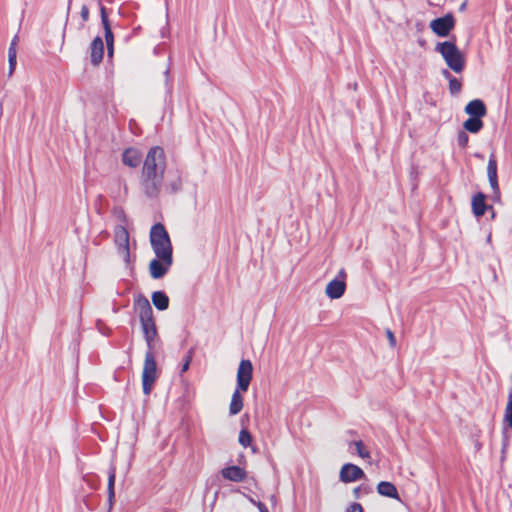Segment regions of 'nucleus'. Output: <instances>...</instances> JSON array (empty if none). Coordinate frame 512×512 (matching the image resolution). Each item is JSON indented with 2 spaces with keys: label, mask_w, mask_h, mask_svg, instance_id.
Here are the masks:
<instances>
[{
  "label": "nucleus",
  "mask_w": 512,
  "mask_h": 512,
  "mask_svg": "<svg viewBox=\"0 0 512 512\" xmlns=\"http://www.w3.org/2000/svg\"><path fill=\"white\" fill-rule=\"evenodd\" d=\"M365 477L364 471L352 463L344 464L340 470L339 478L343 483H350Z\"/></svg>",
  "instance_id": "9d476101"
},
{
  "label": "nucleus",
  "mask_w": 512,
  "mask_h": 512,
  "mask_svg": "<svg viewBox=\"0 0 512 512\" xmlns=\"http://www.w3.org/2000/svg\"><path fill=\"white\" fill-rule=\"evenodd\" d=\"M353 445L356 448L357 454L361 458H363V459L370 458V453L365 449L364 444L361 440L354 441Z\"/></svg>",
  "instance_id": "a878e982"
},
{
  "label": "nucleus",
  "mask_w": 512,
  "mask_h": 512,
  "mask_svg": "<svg viewBox=\"0 0 512 512\" xmlns=\"http://www.w3.org/2000/svg\"><path fill=\"white\" fill-rule=\"evenodd\" d=\"M465 113L471 117L482 118L486 115L487 109L484 102L480 99L470 101L464 109Z\"/></svg>",
  "instance_id": "2eb2a0df"
},
{
  "label": "nucleus",
  "mask_w": 512,
  "mask_h": 512,
  "mask_svg": "<svg viewBox=\"0 0 512 512\" xmlns=\"http://www.w3.org/2000/svg\"><path fill=\"white\" fill-rule=\"evenodd\" d=\"M150 244L158 258H165L168 261L173 259V247L170 236L161 223H156L150 230Z\"/></svg>",
  "instance_id": "20e7f679"
},
{
  "label": "nucleus",
  "mask_w": 512,
  "mask_h": 512,
  "mask_svg": "<svg viewBox=\"0 0 512 512\" xmlns=\"http://www.w3.org/2000/svg\"><path fill=\"white\" fill-rule=\"evenodd\" d=\"M193 350H190L185 358V361L181 367V373L186 372L189 369L190 362L192 360Z\"/></svg>",
  "instance_id": "2f4dec72"
},
{
  "label": "nucleus",
  "mask_w": 512,
  "mask_h": 512,
  "mask_svg": "<svg viewBox=\"0 0 512 512\" xmlns=\"http://www.w3.org/2000/svg\"><path fill=\"white\" fill-rule=\"evenodd\" d=\"M346 512H363V508L359 503H353L347 508Z\"/></svg>",
  "instance_id": "f704fd0d"
},
{
  "label": "nucleus",
  "mask_w": 512,
  "mask_h": 512,
  "mask_svg": "<svg viewBox=\"0 0 512 512\" xmlns=\"http://www.w3.org/2000/svg\"><path fill=\"white\" fill-rule=\"evenodd\" d=\"M173 264V259L168 261L165 258H156L152 259L149 263V273L153 279H161L163 278L169 271Z\"/></svg>",
  "instance_id": "1a4fd4ad"
},
{
  "label": "nucleus",
  "mask_w": 512,
  "mask_h": 512,
  "mask_svg": "<svg viewBox=\"0 0 512 512\" xmlns=\"http://www.w3.org/2000/svg\"><path fill=\"white\" fill-rule=\"evenodd\" d=\"M238 441L243 447H248L252 442V436L248 430L242 429L239 433Z\"/></svg>",
  "instance_id": "393cba45"
},
{
  "label": "nucleus",
  "mask_w": 512,
  "mask_h": 512,
  "mask_svg": "<svg viewBox=\"0 0 512 512\" xmlns=\"http://www.w3.org/2000/svg\"><path fill=\"white\" fill-rule=\"evenodd\" d=\"M454 17L452 14H447L443 17L436 18L430 22L431 30L440 37H446L454 28Z\"/></svg>",
  "instance_id": "6e6552de"
},
{
  "label": "nucleus",
  "mask_w": 512,
  "mask_h": 512,
  "mask_svg": "<svg viewBox=\"0 0 512 512\" xmlns=\"http://www.w3.org/2000/svg\"><path fill=\"white\" fill-rule=\"evenodd\" d=\"M255 504H256V506H257V508H258L259 512H269V511H268V508L266 507V505H265V504H263L262 502H257V503H255Z\"/></svg>",
  "instance_id": "58836bf2"
},
{
  "label": "nucleus",
  "mask_w": 512,
  "mask_h": 512,
  "mask_svg": "<svg viewBox=\"0 0 512 512\" xmlns=\"http://www.w3.org/2000/svg\"><path fill=\"white\" fill-rule=\"evenodd\" d=\"M100 14H101V22H102L104 32H105V41H106V45H107L108 55L112 56L114 37H113L109 19H108L107 13H106V8L102 4H100Z\"/></svg>",
  "instance_id": "f8f14e48"
},
{
  "label": "nucleus",
  "mask_w": 512,
  "mask_h": 512,
  "mask_svg": "<svg viewBox=\"0 0 512 512\" xmlns=\"http://www.w3.org/2000/svg\"><path fill=\"white\" fill-rule=\"evenodd\" d=\"M8 62H9V75H11L16 66V54L8 53Z\"/></svg>",
  "instance_id": "7c9ffc66"
},
{
  "label": "nucleus",
  "mask_w": 512,
  "mask_h": 512,
  "mask_svg": "<svg viewBox=\"0 0 512 512\" xmlns=\"http://www.w3.org/2000/svg\"><path fill=\"white\" fill-rule=\"evenodd\" d=\"M123 163L131 168L137 167L141 162V156L135 149L128 148L122 154Z\"/></svg>",
  "instance_id": "f3484780"
},
{
  "label": "nucleus",
  "mask_w": 512,
  "mask_h": 512,
  "mask_svg": "<svg viewBox=\"0 0 512 512\" xmlns=\"http://www.w3.org/2000/svg\"><path fill=\"white\" fill-rule=\"evenodd\" d=\"M152 303L158 310H166L169 306V298L163 291H156L152 294Z\"/></svg>",
  "instance_id": "412c9836"
},
{
  "label": "nucleus",
  "mask_w": 512,
  "mask_h": 512,
  "mask_svg": "<svg viewBox=\"0 0 512 512\" xmlns=\"http://www.w3.org/2000/svg\"><path fill=\"white\" fill-rule=\"evenodd\" d=\"M463 127L470 133H478L483 128L482 118L471 117L468 118L464 123Z\"/></svg>",
  "instance_id": "4be33fe9"
},
{
  "label": "nucleus",
  "mask_w": 512,
  "mask_h": 512,
  "mask_svg": "<svg viewBox=\"0 0 512 512\" xmlns=\"http://www.w3.org/2000/svg\"><path fill=\"white\" fill-rule=\"evenodd\" d=\"M469 136L465 131H460L457 135V143L461 148H465L468 144Z\"/></svg>",
  "instance_id": "cd10ccee"
},
{
  "label": "nucleus",
  "mask_w": 512,
  "mask_h": 512,
  "mask_svg": "<svg viewBox=\"0 0 512 512\" xmlns=\"http://www.w3.org/2000/svg\"><path fill=\"white\" fill-rule=\"evenodd\" d=\"M225 479L234 482H241L245 478V471L239 466H230L222 470Z\"/></svg>",
  "instance_id": "dca6fc26"
},
{
  "label": "nucleus",
  "mask_w": 512,
  "mask_h": 512,
  "mask_svg": "<svg viewBox=\"0 0 512 512\" xmlns=\"http://www.w3.org/2000/svg\"><path fill=\"white\" fill-rule=\"evenodd\" d=\"M346 277H347V274H346V271L344 268H341L339 271H338V274L336 276L335 279H341L343 281L346 282Z\"/></svg>",
  "instance_id": "e433bc0d"
},
{
  "label": "nucleus",
  "mask_w": 512,
  "mask_h": 512,
  "mask_svg": "<svg viewBox=\"0 0 512 512\" xmlns=\"http://www.w3.org/2000/svg\"><path fill=\"white\" fill-rule=\"evenodd\" d=\"M182 184L179 171L173 175L169 174L166 184H164L163 174L141 171L140 187L143 194L150 199L158 198L163 189L169 194H175L181 191Z\"/></svg>",
  "instance_id": "f257e3e1"
},
{
  "label": "nucleus",
  "mask_w": 512,
  "mask_h": 512,
  "mask_svg": "<svg viewBox=\"0 0 512 512\" xmlns=\"http://www.w3.org/2000/svg\"><path fill=\"white\" fill-rule=\"evenodd\" d=\"M115 478H116V469L114 466L111 465L109 468V471H108V487H107L108 500H109L110 504H112L114 497H115V490H114Z\"/></svg>",
  "instance_id": "5701e85b"
},
{
  "label": "nucleus",
  "mask_w": 512,
  "mask_h": 512,
  "mask_svg": "<svg viewBox=\"0 0 512 512\" xmlns=\"http://www.w3.org/2000/svg\"><path fill=\"white\" fill-rule=\"evenodd\" d=\"M504 421L508 427L512 430V393L508 396V402L505 408Z\"/></svg>",
  "instance_id": "b1692460"
},
{
  "label": "nucleus",
  "mask_w": 512,
  "mask_h": 512,
  "mask_svg": "<svg viewBox=\"0 0 512 512\" xmlns=\"http://www.w3.org/2000/svg\"><path fill=\"white\" fill-rule=\"evenodd\" d=\"M104 54V43L100 36H97L93 39L90 45V57L91 63L95 66L99 65L102 62Z\"/></svg>",
  "instance_id": "4468645a"
},
{
  "label": "nucleus",
  "mask_w": 512,
  "mask_h": 512,
  "mask_svg": "<svg viewBox=\"0 0 512 512\" xmlns=\"http://www.w3.org/2000/svg\"><path fill=\"white\" fill-rule=\"evenodd\" d=\"M345 290V281L341 279H333L327 284L325 293L330 299H339L344 295Z\"/></svg>",
  "instance_id": "ddd939ff"
},
{
  "label": "nucleus",
  "mask_w": 512,
  "mask_h": 512,
  "mask_svg": "<svg viewBox=\"0 0 512 512\" xmlns=\"http://www.w3.org/2000/svg\"><path fill=\"white\" fill-rule=\"evenodd\" d=\"M157 379V364L154 351H146L144 366L142 371V387L143 393L149 395L153 384Z\"/></svg>",
  "instance_id": "0eeeda50"
},
{
  "label": "nucleus",
  "mask_w": 512,
  "mask_h": 512,
  "mask_svg": "<svg viewBox=\"0 0 512 512\" xmlns=\"http://www.w3.org/2000/svg\"><path fill=\"white\" fill-rule=\"evenodd\" d=\"M387 337L389 339L390 345L393 347L396 344L395 336L391 330H387Z\"/></svg>",
  "instance_id": "4c0bfd02"
},
{
  "label": "nucleus",
  "mask_w": 512,
  "mask_h": 512,
  "mask_svg": "<svg viewBox=\"0 0 512 512\" xmlns=\"http://www.w3.org/2000/svg\"><path fill=\"white\" fill-rule=\"evenodd\" d=\"M461 81L453 77L449 80V91L452 95H456L461 91Z\"/></svg>",
  "instance_id": "bb28decb"
},
{
  "label": "nucleus",
  "mask_w": 512,
  "mask_h": 512,
  "mask_svg": "<svg viewBox=\"0 0 512 512\" xmlns=\"http://www.w3.org/2000/svg\"><path fill=\"white\" fill-rule=\"evenodd\" d=\"M377 491L382 496L399 499L398 491L391 482L381 481L377 486Z\"/></svg>",
  "instance_id": "a211bd4d"
},
{
  "label": "nucleus",
  "mask_w": 512,
  "mask_h": 512,
  "mask_svg": "<svg viewBox=\"0 0 512 512\" xmlns=\"http://www.w3.org/2000/svg\"><path fill=\"white\" fill-rule=\"evenodd\" d=\"M253 373V366L250 360H242L237 371V388L233 392L229 405L231 415L238 414L243 408V398L240 392H246L249 388Z\"/></svg>",
  "instance_id": "7ed1b4c3"
},
{
  "label": "nucleus",
  "mask_w": 512,
  "mask_h": 512,
  "mask_svg": "<svg viewBox=\"0 0 512 512\" xmlns=\"http://www.w3.org/2000/svg\"><path fill=\"white\" fill-rule=\"evenodd\" d=\"M119 253L121 254V256L123 257V260L125 261V263L127 265L130 264V250H129V247L128 248H124V249H121L119 250Z\"/></svg>",
  "instance_id": "473e14b6"
},
{
  "label": "nucleus",
  "mask_w": 512,
  "mask_h": 512,
  "mask_svg": "<svg viewBox=\"0 0 512 512\" xmlns=\"http://www.w3.org/2000/svg\"><path fill=\"white\" fill-rule=\"evenodd\" d=\"M442 75H443V76H444L448 81H449L451 78H453V76L451 75V73H450L448 70H446V69H444V70L442 71Z\"/></svg>",
  "instance_id": "ea45409f"
},
{
  "label": "nucleus",
  "mask_w": 512,
  "mask_h": 512,
  "mask_svg": "<svg viewBox=\"0 0 512 512\" xmlns=\"http://www.w3.org/2000/svg\"><path fill=\"white\" fill-rule=\"evenodd\" d=\"M487 176L489 180V184L494 193V199L499 200L500 198V190L498 185V177H497V161L494 154H491L488 160L487 165Z\"/></svg>",
  "instance_id": "9b49d317"
},
{
  "label": "nucleus",
  "mask_w": 512,
  "mask_h": 512,
  "mask_svg": "<svg viewBox=\"0 0 512 512\" xmlns=\"http://www.w3.org/2000/svg\"><path fill=\"white\" fill-rule=\"evenodd\" d=\"M465 7H466V3H463V4L460 6V10H461V11H462V10H464V9H465Z\"/></svg>",
  "instance_id": "79ce46f5"
},
{
  "label": "nucleus",
  "mask_w": 512,
  "mask_h": 512,
  "mask_svg": "<svg viewBox=\"0 0 512 512\" xmlns=\"http://www.w3.org/2000/svg\"><path fill=\"white\" fill-rule=\"evenodd\" d=\"M18 36L15 35L14 38L12 39L11 43H10V47H9V50H8V53H13V54H16V45L18 43Z\"/></svg>",
  "instance_id": "c9c22d12"
},
{
  "label": "nucleus",
  "mask_w": 512,
  "mask_h": 512,
  "mask_svg": "<svg viewBox=\"0 0 512 512\" xmlns=\"http://www.w3.org/2000/svg\"><path fill=\"white\" fill-rule=\"evenodd\" d=\"M134 307L139 315L141 329L147 344V351H154L156 341L158 340V331L150 302L144 295H139L134 300Z\"/></svg>",
  "instance_id": "f03ea898"
},
{
  "label": "nucleus",
  "mask_w": 512,
  "mask_h": 512,
  "mask_svg": "<svg viewBox=\"0 0 512 512\" xmlns=\"http://www.w3.org/2000/svg\"><path fill=\"white\" fill-rule=\"evenodd\" d=\"M435 51L440 53L447 66L455 73H461L465 67V59L454 42L437 43Z\"/></svg>",
  "instance_id": "39448f33"
},
{
  "label": "nucleus",
  "mask_w": 512,
  "mask_h": 512,
  "mask_svg": "<svg viewBox=\"0 0 512 512\" xmlns=\"http://www.w3.org/2000/svg\"><path fill=\"white\" fill-rule=\"evenodd\" d=\"M166 166L167 163L164 149L160 146H154L147 152L141 171L161 173L164 175Z\"/></svg>",
  "instance_id": "423d86ee"
},
{
  "label": "nucleus",
  "mask_w": 512,
  "mask_h": 512,
  "mask_svg": "<svg viewBox=\"0 0 512 512\" xmlns=\"http://www.w3.org/2000/svg\"><path fill=\"white\" fill-rule=\"evenodd\" d=\"M487 207L485 204V195L481 192L477 193L472 199V210L476 217L483 216Z\"/></svg>",
  "instance_id": "6ab92c4d"
},
{
  "label": "nucleus",
  "mask_w": 512,
  "mask_h": 512,
  "mask_svg": "<svg viewBox=\"0 0 512 512\" xmlns=\"http://www.w3.org/2000/svg\"><path fill=\"white\" fill-rule=\"evenodd\" d=\"M164 77H165V86L167 88V93H171L172 85L170 80V67L168 66L164 71Z\"/></svg>",
  "instance_id": "c756f323"
},
{
  "label": "nucleus",
  "mask_w": 512,
  "mask_h": 512,
  "mask_svg": "<svg viewBox=\"0 0 512 512\" xmlns=\"http://www.w3.org/2000/svg\"><path fill=\"white\" fill-rule=\"evenodd\" d=\"M115 241L118 245V250L129 247V233L123 226L117 227L115 231Z\"/></svg>",
  "instance_id": "aec40b11"
},
{
  "label": "nucleus",
  "mask_w": 512,
  "mask_h": 512,
  "mask_svg": "<svg viewBox=\"0 0 512 512\" xmlns=\"http://www.w3.org/2000/svg\"><path fill=\"white\" fill-rule=\"evenodd\" d=\"M81 18L84 22L88 21L89 19V8L86 5H83L81 7L80 11Z\"/></svg>",
  "instance_id": "72a5a7b5"
},
{
  "label": "nucleus",
  "mask_w": 512,
  "mask_h": 512,
  "mask_svg": "<svg viewBox=\"0 0 512 512\" xmlns=\"http://www.w3.org/2000/svg\"><path fill=\"white\" fill-rule=\"evenodd\" d=\"M509 440H510V435L508 434V431L507 429L505 428L502 432V459L504 458V453L507 449V447L509 446Z\"/></svg>",
  "instance_id": "c85d7f7f"
},
{
  "label": "nucleus",
  "mask_w": 512,
  "mask_h": 512,
  "mask_svg": "<svg viewBox=\"0 0 512 512\" xmlns=\"http://www.w3.org/2000/svg\"><path fill=\"white\" fill-rule=\"evenodd\" d=\"M361 489H362L361 487H356V488L354 489V491H353V492H354V495H355V497H356V498H358V497H359V493H360Z\"/></svg>",
  "instance_id": "a19ab883"
}]
</instances>
